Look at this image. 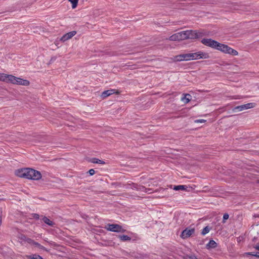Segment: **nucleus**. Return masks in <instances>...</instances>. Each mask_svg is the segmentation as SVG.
<instances>
[{
    "instance_id": "nucleus-30",
    "label": "nucleus",
    "mask_w": 259,
    "mask_h": 259,
    "mask_svg": "<svg viewBox=\"0 0 259 259\" xmlns=\"http://www.w3.org/2000/svg\"><path fill=\"white\" fill-rule=\"evenodd\" d=\"M33 218L35 219H38L39 215L38 214L35 213L33 214Z\"/></svg>"
},
{
    "instance_id": "nucleus-27",
    "label": "nucleus",
    "mask_w": 259,
    "mask_h": 259,
    "mask_svg": "<svg viewBox=\"0 0 259 259\" xmlns=\"http://www.w3.org/2000/svg\"><path fill=\"white\" fill-rule=\"evenodd\" d=\"M229 214L228 213H225L223 215V223H225L226 221L229 218Z\"/></svg>"
},
{
    "instance_id": "nucleus-3",
    "label": "nucleus",
    "mask_w": 259,
    "mask_h": 259,
    "mask_svg": "<svg viewBox=\"0 0 259 259\" xmlns=\"http://www.w3.org/2000/svg\"><path fill=\"white\" fill-rule=\"evenodd\" d=\"M184 61L194 60L199 59H207L209 55L207 53L202 52H198L193 53L183 54Z\"/></svg>"
},
{
    "instance_id": "nucleus-5",
    "label": "nucleus",
    "mask_w": 259,
    "mask_h": 259,
    "mask_svg": "<svg viewBox=\"0 0 259 259\" xmlns=\"http://www.w3.org/2000/svg\"><path fill=\"white\" fill-rule=\"evenodd\" d=\"M9 83L24 86H28L30 83L29 81L27 80L17 77L12 75H10L9 76Z\"/></svg>"
},
{
    "instance_id": "nucleus-15",
    "label": "nucleus",
    "mask_w": 259,
    "mask_h": 259,
    "mask_svg": "<svg viewBox=\"0 0 259 259\" xmlns=\"http://www.w3.org/2000/svg\"><path fill=\"white\" fill-rule=\"evenodd\" d=\"M255 248L256 250H259V244L258 245H256L255 246ZM245 254H247V255H252V256H254L259 257V252H257L256 253H254V252H247Z\"/></svg>"
},
{
    "instance_id": "nucleus-13",
    "label": "nucleus",
    "mask_w": 259,
    "mask_h": 259,
    "mask_svg": "<svg viewBox=\"0 0 259 259\" xmlns=\"http://www.w3.org/2000/svg\"><path fill=\"white\" fill-rule=\"evenodd\" d=\"M42 221H44V222L45 223H46V224H47L48 225L50 226H54L55 223L52 222V221H51L49 219H48L47 217H44L43 218H42Z\"/></svg>"
},
{
    "instance_id": "nucleus-16",
    "label": "nucleus",
    "mask_w": 259,
    "mask_h": 259,
    "mask_svg": "<svg viewBox=\"0 0 259 259\" xmlns=\"http://www.w3.org/2000/svg\"><path fill=\"white\" fill-rule=\"evenodd\" d=\"M243 108L244 110L250 109L254 107L255 103H249L243 105Z\"/></svg>"
},
{
    "instance_id": "nucleus-2",
    "label": "nucleus",
    "mask_w": 259,
    "mask_h": 259,
    "mask_svg": "<svg viewBox=\"0 0 259 259\" xmlns=\"http://www.w3.org/2000/svg\"><path fill=\"white\" fill-rule=\"evenodd\" d=\"M203 35L204 34L201 32L188 30L175 33L168 39L171 41H180L187 39L198 38Z\"/></svg>"
},
{
    "instance_id": "nucleus-23",
    "label": "nucleus",
    "mask_w": 259,
    "mask_h": 259,
    "mask_svg": "<svg viewBox=\"0 0 259 259\" xmlns=\"http://www.w3.org/2000/svg\"><path fill=\"white\" fill-rule=\"evenodd\" d=\"M210 230V228L208 226H206L202 230L201 234L202 235H205L207 234Z\"/></svg>"
},
{
    "instance_id": "nucleus-10",
    "label": "nucleus",
    "mask_w": 259,
    "mask_h": 259,
    "mask_svg": "<svg viewBox=\"0 0 259 259\" xmlns=\"http://www.w3.org/2000/svg\"><path fill=\"white\" fill-rule=\"evenodd\" d=\"M26 168L17 169L15 171V174L19 177L26 178Z\"/></svg>"
},
{
    "instance_id": "nucleus-31",
    "label": "nucleus",
    "mask_w": 259,
    "mask_h": 259,
    "mask_svg": "<svg viewBox=\"0 0 259 259\" xmlns=\"http://www.w3.org/2000/svg\"><path fill=\"white\" fill-rule=\"evenodd\" d=\"M150 190L149 189L148 191H146V192H148V193H151V192H149V191H150Z\"/></svg>"
},
{
    "instance_id": "nucleus-9",
    "label": "nucleus",
    "mask_w": 259,
    "mask_h": 259,
    "mask_svg": "<svg viewBox=\"0 0 259 259\" xmlns=\"http://www.w3.org/2000/svg\"><path fill=\"white\" fill-rule=\"evenodd\" d=\"M76 33L75 31H72L64 34L61 38L62 41H65L74 36Z\"/></svg>"
},
{
    "instance_id": "nucleus-24",
    "label": "nucleus",
    "mask_w": 259,
    "mask_h": 259,
    "mask_svg": "<svg viewBox=\"0 0 259 259\" xmlns=\"http://www.w3.org/2000/svg\"><path fill=\"white\" fill-rule=\"evenodd\" d=\"M119 238L122 240V241H128L131 240V238L128 236L127 235H119Z\"/></svg>"
},
{
    "instance_id": "nucleus-7",
    "label": "nucleus",
    "mask_w": 259,
    "mask_h": 259,
    "mask_svg": "<svg viewBox=\"0 0 259 259\" xmlns=\"http://www.w3.org/2000/svg\"><path fill=\"white\" fill-rule=\"evenodd\" d=\"M119 93L120 92L118 90H116L115 89H110L103 92L101 94V97H102V98L105 99L107 97L114 94L118 95Z\"/></svg>"
},
{
    "instance_id": "nucleus-22",
    "label": "nucleus",
    "mask_w": 259,
    "mask_h": 259,
    "mask_svg": "<svg viewBox=\"0 0 259 259\" xmlns=\"http://www.w3.org/2000/svg\"><path fill=\"white\" fill-rule=\"evenodd\" d=\"M184 259H198L194 254H186L183 256Z\"/></svg>"
},
{
    "instance_id": "nucleus-20",
    "label": "nucleus",
    "mask_w": 259,
    "mask_h": 259,
    "mask_svg": "<svg viewBox=\"0 0 259 259\" xmlns=\"http://www.w3.org/2000/svg\"><path fill=\"white\" fill-rule=\"evenodd\" d=\"M27 257L29 259H44L39 255L33 254L32 255H27Z\"/></svg>"
},
{
    "instance_id": "nucleus-21",
    "label": "nucleus",
    "mask_w": 259,
    "mask_h": 259,
    "mask_svg": "<svg viewBox=\"0 0 259 259\" xmlns=\"http://www.w3.org/2000/svg\"><path fill=\"white\" fill-rule=\"evenodd\" d=\"M32 244L34 246H35V247L38 248L39 249H45V248L42 246L41 245H40L39 243L36 242H34L33 241H32Z\"/></svg>"
},
{
    "instance_id": "nucleus-14",
    "label": "nucleus",
    "mask_w": 259,
    "mask_h": 259,
    "mask_svg": "<svg viewBox=\"0 0 259 259\" xmlns=\"http://www.w3.org/2000/svg\"><path fill=\"white\" fill-rule=\"evenodd\" d=\"M187 188V186L186 185H178L175 186L173 189L175 191L186 190Z\"/></svg>"
},
{
    "instance_id": "nucleus-18",
    "label": "nucleus",
    "mask_w": 259,
    "mask_h": 259,
    "mask_svg": "<svg viewBox=\"0 0 259 259\" xmlns=\"http://www.w3.org/2000/svg\"><path fill=\"white\" fill-rule=\"evenodd\" d=\"M207 246L208 248H215L217 246V243L214 240H210Z\"/></svg>"
},
{
    "instance_id": "nucleus-28",
    "label": "nucleus",
    "mask_w": 259,
    "mask_h": 259,
    "mask_svg": "<svg viewBox=\"0 0 259 259\" xmlns=\"http://www.w3.org/2000/svg\"><path fill=\"white\" fill-rule=\"evenodd\" d=\"M89 173L90 175L93 176V175L95 174V171L94 169H91L89 170Z\"/></svg>"
},
{
    "instance_id": "nucleus-1",
    "label": "nucleus",
    "mask_w": 259,
    "mask_h": 259,
    "mask_svg": "<svg viewBox=\"0 0 259 259\" xmlns=\"http://www.w3.org/2000/svg\"><path fill=\"white\" fill-rule=\"evenodd\" d=\"M201 42L208 47L219 50L223 53L229 54L233 56L238 55V52L235 50L229 47L228 46L221 44L210 38H203Z\"/></svg>"
},
{
    "instance_id": "nucleus-12",
    "label": "nucleus",
    "mask_w": 259,
    "mask_h": 259,
    "mask_svg": "<svg viewBox=\"0 0 259 259\" xmlns=\"http://www.w3.org/2000/svg\"><path fill=\"white\" fill-rule=\"evenodd\" d=\"M191 100V96L189 94H186L181 98V100L185 103H188Z\"/></svg>"
},
{
    "instance_id": "nucleus-4",
    "label": "nucleus",
    "mask_w": 259,
    "mask_h": 259,
    "mask_svg": "<svg viewBox=\"0 0 259 259\" xmlns=\"http://www.w3.org/2000/svg\"><path fill=\"white\" fill-rule=\"evenodd\" d=\"M26 178L34 180H38L41 177L40 172L32 168H26Z\"/></svg>"
},
{
    "instance_id": "nucleus-17",
    "label": "nucleus",
    "mask_w": 259,
    "mask_h": 259,
    "mask_svg": "<svg viewBox=\"0 0 259 259\" xmlns=\"http://www.w3.org/2000/svg\"><path fill=\"white\" fill-rule=\"evenodd\" d=\"M91 161L92 163H98V164H102V165L105 164V162L104 161L100 160V159H97V158H95L92 159Z\"/></svg>"
},
{
    "instance_id": "nucleus-25",
    "label": "nucleus",
    "mask_w": 259,
    "mask_h": 259,
    "mask_svg": "<svg viewBox=\"0 0 259 259\" xmlns=\"http://www.w3.org/2000/svg\"><path fill=\"white\" fill-rule=\"evenodd\" d=\"M72 4V9H75L77 7L78 0H68Z\"/></svg>"
},
{
    "instance_id": "nucleus-26",
    "label": "nucleus",
    "mask_w": 259,
    "mask_h": 259,
    "mask_svg": "<svg viewBox=\"0 0 259 259\" xmlns=\"http://www.w3.org/2000/svg\"><path fill=\"white\" fill-rule=\"evenodd\" d=\"M235 109L239 111H243L244 110L243 105L236 107Z\"/></svg>"
},
{
    "instance_id": "nucleus-8",
    "label": "nucleus",
    "mask_w": 259,
    "mask_h": 259,
    "mask_svg": "<svg viewBox=\"0 0 259 259\" xmlns=\"http://www.w3.org/2000/svg\"><path fill=\"white\" fill-rule=\"evenodd\" d=\"M195 232L194 229H186L184 230L181 234V237L185 239L189 237L192 234Z\"/></svg>"
},
{
    "instance_id": "nucleus-19",
    "label": "nucleus",
    "mask_w": 259,
    "mask_h": 259,
    "mask_svg": "<svg viewBox=\"0 0 259 259\" xmlns=\"http://www.w3.org/2000/svg\"><path fill=\"white\" fill-rule=\"evenodd\" d=\"M183 57L182 54H180L177 56H176L174 57L173 60L175 61H182L183 60Z\"/></svg>"
},
{
    "instance_id": "nucleus-6",
    "label": "nucleus",
    "mask_w": 259,
    "mask_h": 259,
    "mask_svg": "<svg viewBox=\"0 0 259 259\" xmlns=\"http://www.w3.org/2000/svg\"><path fill=\"white\" fill-rule=\"evenodd\" d=\"M104 228L108 231L114 232H124L125 230L121 226L118 224H107Z\"/></svg>"
},
{
    "instance_id": "nucleus-11",
    "label": "nucleus",
    "mask_w": 259,
    "mask_h": 259,
    "mask_svg": "<svg viewBox=\"0 0 259 259\" xmlns=\"http://www.w3.org/2000/svg\"><path fill=\"white\" fill-rule=\"evenodd\" d=\"M10 75L0 73V81L9 83V79Z\"/></svg>"
},
{
    "instance_id": "nucleus-29",
    "label": "nucleus",
    "mask_w": 259,
    "mask_h": 259,
    "mask_svg": "<svg viewBox=\"0 0 259 259\" xmlns=\"http://www.w3.org/2000/svg\"><path fill=\"white\" fill-rule=\"evenodd\" d=\"M205 120L204 119H197L195 121L196 123H203L205 122Z\"/></svg>"
}]
</instances>
